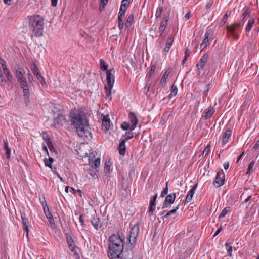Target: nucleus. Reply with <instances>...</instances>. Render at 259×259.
I'll return each instance as SVG.
<instances>
[{
    "label": "nucleus",
    "instance_id": "obj_57",
    "mask_svg": "<svg viewBox=\"0 0 259 259\" xmlns=\"http://www.w3.org/2000/svg\"><path fill=\"white\" fill-rule=\"evenodd\" d=\"M79 222H80V223L81 224V226L83 227H85L84 221V220L83 219L82 215H80V217H79Z\"/></svg>",
    "mask_w": 259,
    "mask_h": 259
},
{
    "label": "nucleus",
    "instance_id": "obj_31",
    "mask_svg": "<svg viewBox=\"0 0 259 259\" xmlns=\"http://www.w3.org/2000/svg\"><path fill=\"white\" fill-rule=\"evenodd\" d=\"M254 23V19L253 18H250L248 21V24L246 27L247 32H249Z\"/></svg>",
    "mask_w": 259,
    "mask_h": 259
},
{
    "label": "nucleus",
    "instance_id": "obj_7",
    "mask_svg": "<svg viewBox=\"0 0 259 259\" xmlns=\"http://www.w3.org/2000/svg\"><path fill=\"white\" fill-rule=\"evenodd\" d=\"M118 249V248L116 246L114 247V249H113L114 252L111 251V249L109 248V251L108 253V255L110 259H121V253L123 250H120L118 251L117 250Z\"/></svg>",
    "mask_w": 259,
    "mask_h": 259
},
{
    "label": "nucleus",
    "instance_id": "obj_6",
    "mask_svg": "<svg viewBox=\"0 0 259 259\" xmlns=\"http://www.w3.org/2000/svg\"><path fill=\"white\" fill-rule=\"evenodd\" d=\"M31 70L33 74L36 76L37 79L39 81L40 83L42 85H46V83L44 77L41 75L40 72L38 68L34 63L32 65V66L31 67Z\"/></svg>",
    "mask_w": 259,
    "mask_h": 259
},
{
    "label": "nucleus",
    "instance_id": "obj_11",
    "mask_svg": "<svg viewBox=\"0 0 259 259\" xmlns=\"http://www.w3.org/2000/svg\"><path fill=\"white\" fill-rule=\"evenodd\" d=\"M0 64L3 68L4 74L6 76L8 81L11 82L12 80V77L11 75L9 70L7 68L5 61L1 57Z\"/></svg>",
    "mask_w": 259,
    "mask_h": 259
},
{
    "label": "nucleus",
    "instance_id": "obj_50",
    "mask_svg": "<svg viewBox=\"0 0 259 259\" xmlns=\"http://www.w3.org/2000/svg\"><path fill=\"white\" fill-rule=\"evenodd\" d=\"M255 164V162L254 161H252L249 165L248 167V171L247 172H249L253 170V168Z\"/></svg>",
    "mask_w": 259,
    "mask_h": 259
},
{
    "label": "nucleus",
    "instance_id": "obj_26",
    "mask_svg": "<svg viewBox=\"0 0 259 259\" xmlns=\"http://www.w3.org/2000/svg\"><path fill=\"white\" fill-rule=\"evenodd\" d=\"M126 146L125 142L124 140H120V144L119 145V152L121 155H124L125 153Z\"/></svg>",
    "mask_w": 259,
    "mask_h": 259
},
{
    "label": "nucleus",
    "instance_id": "obj_19",
    "mask_svg": "<svg viewBox=\"0 0 259 259\" xmlns=\"http://www.w3.org/2000/svg\"><path fill=\"white\" fill-rule=\"evenodd\" d=\"M21 218L23 221V224L24 226V229L25 231V233H26V236L28 237V232L29 231V226H28V221L27 219L25 217V214L24 213H21Z\"/></svg>",
    "mask_w": 259,
    "mask_h": 259
},
{
    "label": "nucleus",
    "instance_id": "obj_13",
    "mask_svg": "<svg viewBox=\"0 0 259 259\" xmlns=\"http://www.w3.org/2000/svg\"><path fill=\"white\" fill-rule=\"evenodd\" d=\"M24 73L25 71L21 68H18L16 70V76L20 84L22 83L23 81H26L24 76Z\"/></svg>",
    "mask_w": 259,
    "mask_h": 259
},
{
    "label": "nucleus",
    "instance_id": "obj_63",
    "mask_svg": "<svg viewBox=\"0 0 259 259\" xmlns=\"http://www.w3.org/2000/svg\"><path fill=\"white\" fill-rule=\"evenodd\" d=\"M155 201H156V200H155L154 199H151V200L150 201L149 205H156Z\"/></svg>",
    "mask_w": 259,
    "mask_h": 259
},
{
    "label": "nucleus",
    "instance_id": "obj_43",
    "mask_svg": "<svg viewBox=\"0 0 259 259\" xmlns=\"http://www.w3.org/2000/svg\"><path fill=\"white\" fill-rule=\"evenodd\" d=\"M162 11H163V8L162 7H159L157 8V11H156V14H155V16L156 17H159L161 14H162Z\"/></svg>",
    "mask_w": 259,
    "mask_h": 259
},
{
    "label": "nucleus",
    "instance_id": "obj_53",
    "mask_svg": "<svg viewBox=\"0 0 259 259\" xmlns=\"http://www.w3.org/2000/svg\"><path fill=\"white\" fill-rule=\"evenodd\" d=\"M210 150V145H208L204 150L203 154L207 155Z\"/></svg>",
    "mask_w": 259,
    "mask_h": 259
},
{
    "label": "nucleus",
    "instance_id": "obj_30",
    "mask_svg": "<svg viewBox=\"0 0 259 259\" xmlns=\"http://www.w3.org/2000/svg\"><path fill=\"white\" fill-rule=\"evenodd\" d=\"M45 165L46 166L49 167L50 168L52 169V164L54 161V159L52 157H49V159L45 158L44 160Z\"/></svg>",
    "mask_w": 259,
    "mask_h": 259
},
{
    "label": "nucleus",
    "instance_id": "obj_40",
    "mask_svg": "<svg viewBox=\"0 0 259 259\" xmlns=\"http://www.w3.org/2000/svg\"><path fill=\"white\" fill-rule=\"evenodd\" d=\"M169 72L168 71H165L164 74H163V76L161 78V79L160 80V83L161 84L164 83L166 82V79L169 75Z\"/></svg>",
    "mask_w": 259,
    "mask_h": 259
},
{
    "label": "nucleus",
    "instance_id": "obj_15",
    "mask_svg": "<svg viewBox=\"0 0 259 259\" xmlns=\"http://www.w3.org/2000/svg\"><path fill=\"white\" fill-rule=\"evenodd\" d=\"M208 55L207 54H205L203 55L199 62L196 65V67L199 70H201L203 68L204 65L208 60Z\"/></svg>",
    "mask_w": 259,
    "mask_h": 259
},
{
    "label": "nucleus",
    "instance_id": "obj_64",
    "mask_svg": "<svg viewBox=\"0 0 259 259\" xmlns=\"http://www.w3.org/2000/svg\"><path fill=\"white\" fill-rule=\"evenodd\" d=\"M58 0H51V4L53 6L55 7L57 4Z\"/></svg>",
    "mask_w": 259,
    "mask_h": 259
},
{
    "label": "nucleus",
    "instance_id": "obj_4",
    "mask_svg": "<svg viewBox=\"0 0 259 259\" xmlns=\"http://www.w3.org/2000/svg\"><path fill=\"white\" fill-rule=\"evenodd\" d=\"M109 244L108 248L111 249V251L114 252L115 246L117 247L118 249V251L123 250V241L118 234H113L109 237Z\"/></svg>",
    "mask_w": 259,
    "mask_h": 259
},
{
    "label": "nucleus",
    "instance_id": "obj_32",
    "mask_svg": "<svg viewBox=\"0 0 259 259\" xmlns=\"http://www.w3.org/2000/svg\"><path fill=\"white\" fill-rule=\"evenodd\" d=\"M4 148L6 150V155L8 158H10L11 154V149L8 147V144L6 141L4 140Z\"/></svg>",
    "mask_w": 259,
    "mask_h": 259
},
{
    "label": "nucleus",
    "instance_id": "obj_10",
    "mask_svg": "<svg viewBox=\"0 0 259 259\" xmlns=\"http://www.w3.org/2000/svg\"><path fill=\"white\" fill-rule=\"evenodd\" d=\"M44 202L46 204L45 200H44ZM44 211L46 216L49 219L51 227L55 228L56 226V224L55 223L53 217L50 213L49 208L46 205L44 207Z\"/></svg>",
    "mask_w": 259,
    "mask_h": 259
},
{
    "label": "nucleus",
    "instance_id": "obj_52",
    "mask_svg": "<svg viewBox=\"0 0 259 259\" xmlns=\"http://www.w3.org/2000/svg\"><path fill=\"white\" fill-rule=\"evenodd\" d=\"M155 67L154 66H152L151 68V69L150 70V72L148 74L149 77H151L152 76V75H153L154 72L155 71Z\"/></svg>",
    "mask_w": 259,
    "mask_h": 259
},
{
    "label": "nucleus",
    "instance_id": "obj_9",
    "mask_svg": "<svg viewBox=\"0 0 259 259\" xmlns=\"http://www.w3.org/2000/svg\"><path fill=\"white\" fill-rule=\"evenodd\" d=\"M225 175L223 172H218L216 178L213 181V184L216 187H219L223 185L224 183Z\"/></svg>",
    "mask_w": 259,
    "mask_h": 259
},
{
    "label": "nucleus",
    "instance_id": "obj_14",
    "mask_svg": "<svg viewBox=\"0 0 259 259\" xmlns=\"http://www.w3.org/2000/svg\"><path fill=\"white\" fill-rule=\"evenodd\" d=\"M244 22H236L232 25H229L227 26V30L229 32L233 34V32L238 29L239 27H241L243 26Z\"/></svg>",
    "mask_w": 259,
    "mask_h": 259
},
{
    "label": "nucleus",
    "instance_id": "obj_29",
    "mask_svg": "<svg viewBox=\"0 0 259 259\" xmlns=\"http://www.w3.org/2000/svg\"><path fill=\"white\" fill-rule=\"evenodd\" d=\"M90 165L93 168H97L100 164V159L98 158L95 160L90 159L89 161Z\"/></svg>",
    "mask_w": 259,
    "mask_h": 259
},
{
    "label": "nucleus",
    "instance_id": "obj_23",
    "mask_svg": "<svg viewBox=\"0 0 259 259\" xmlns=\"http://www.w3.org/2000/svg\"><path fill=\"white\" fill-rule=\"evenodd\" d=\"M210 33L209 31H207L205 34V38H204L202 43L200 45V48L201 50L204 49L209 44V36Z\"/></svg>",
    "mask_w": 259,
    "mask_h": 259
},
{
    "label": "nucleus",
    "instance_id": "obj_17",
    "mask_svg": "<svg viewBox=\"0 0 259 259\" xmlns=\"http://www.w3.org/2000/svg\"><path fill=\"white\" fill-rule=\"evenodd\" d=\"M232 131L230 130H226L223 134L221 138V143L224 145L228 141L229 139L231 137Z\"/></svg>",
    "mask_w": 259,
    "mask_h": 259
},
{
    "label": "nucleus",
    "instance_id": "obj_62",
    "mask_svg": "<svg viewBox=\"0 0 259 259\" xmlns=\"http://www.w3.org/2000/svg\"><path fill=\"white\" fill-rule=\"evenodd\" d=\"M258 147H259V140L256 142V143L254 145V146L253 147V149L255 150H256L258 148Z\"/></svg>",
    "mask_w": 259,
    "mask_h": 259
},
{
    "label": "nucleus",
    "instance_id": "obj_24",
    "mask_svg": "<svg viewBox=\"0 0 259 259\" xmlns=\"http://www.w3.org/2000/svg\"><path fill=\"white\" fill-rule=\"evenodd\" d=\"M102 125L106 131L109 130L110 127V118L108 115L104 116L102 120Z\"/></svg>",
    "mask_w": 259,
    "mask_h": 259
},
{
    "label": "nucleus",
    "instance_id": "obj_39",
    "mask_svg": "<svg viewBox=\"0 0 259 259\" xmlns=\"http://www.w3.org/2000/svg\"><path fill=\"white\" fill-rule=\"evenodd\" d=\"M126 10V9H124V8H123L122 7H120V10H119V12L118 13V18H119V19L122 18L123 16L125 14Z\"/></svg>",
    "mask_w": 259,
    "mask_h": 259
},
{
    "label": "nucleus",
    "instance_id": "obj_21",
    "mask_svg": "<svg viewBox=\"0 0 259 259\" xmlns=\"http://www.w3.org/2000/svg\"><path fill=\"white\" fill-rule=\"evenodd\" d=\"M174 41V39L172 35L168 36L166 41L165 46L164 49V52L168 53L169 52V49L171 46L172 44H173Z\"/></svg>",
    "mask_w": 259,
    "mask_h": 259
},
{
    "label": "nucleus",
    "instance_id": "obj_16",
    "mask_svg": "<svg viewBox=\"0 0 259 259\" xmlns=\"http://www.w3.org/2000/svg\"><path fill=\"white\" fill-rule=\"evenodd\" d=\"M21 88L23 89L24 97L25 99H28L29 96V88L27 81H23L20 83Z\"/></svg>",
    "mask_w": 259,
    "mask_h": 259
},
{
    "label": "nucleus",
    "instance_id": "obj_28",
    "mask_svg": "<svg viewBox=\"0 0 259 259\" xmlns=\"http://www.w3.org/2000/svg\"><path fill=\"white\" fill-rule=\"evenodd\" d=\"M195 187H194L193 188H192L189 192L188 194H187V196H186V199H185V203H189V202H190L194 196V193H195Z\"/></svg>",
    "mask_w": 259,
    "mask_h": 259
},
{
    "label": "nucleus",
    "instance_id": "obj_1",
    "mask_svg": "<svg viewBox=\"0 0 259 259\" xmlns=\"http://www.w3.org/2000/svg\"><path fill=\"white\" fill-rule=\"evenodd\" d=\"M71 124L76 129L78 135L81 137L90 136L89 123L85 113L79 110H74L70 113Z\"/></svg>",
    "mask_w": 259,
    "mask_h": 259
},
{
    "label": "nucleus",
    "instance_id": "obj_5",
    "mask_svg": "<svg viewBox=\"0 0 259 259\" xmlns=\"http://www.w3.org/2000/svg\"><path fill=\"white\" fill-rule=\"evenodd\" d=\"M139 227L137 224L134 225L131 229L129 241L131 244H135L138 235Z\"/></svg>",
    "mask_w": 259,
    "mask_h": 259
},
{
    "label": "nucleus",
    "instance_id": "obj_20",
    "mask_svg": "<svg viewBox=\"0 0 259 259\" xmlns=\"http://www.w3.org/2000/svg\"><path fill=\"white\" fill-rule=\"evenodd\" d=\"M67 243L70 249L74 252L75 254H77V248L75 247L74 242L70 236L67 237Z\"/></svg>",
    "mask_w": 259,
    "mask_h": 259
},
{
    "label": "nucleus",
    "instance_id": "obj_56",
    "mask_svg": "<svg viewBox=\"0 0 259 259\" xmlns=\"http://www.w3.org/2000/svg\"><path fill=\"white\" fill-rule=\"evenodd\" d=\"M249 14V11L248 9H246L245 10L244 12L242 14V18L244 19Z\"/></svg>",
    "mask_w": 259,
    "mask_h": 259
},
{
    "label": "nucleus",
    "instance_id": "obj_49",
    "mask_svg": "<svg viewBox=\"0 0 259 259\" xmlns=\"http://www.w3.org/2000/svg\"><path fill=\"white\" fill-rule=\"evenodd\" d=\"M0 82L3 85L6 83V80L5 79V77L3 75L1 69H0Z\"/></svg>",
    "mask_w": 259,
    "mask_h": 259
},
{
    "label": "nucleus",
    "instance_id": "obj_35",
    "mask_svg": "<svg viewBox=\"0 0 259 259\" xmlns=\"http://www.w3.org/2000/svg\"><path fill=\"white\" fill-rule=\"evenodd\" d=\"M134 15L133 14H131L127 18L126 22L125 23V25L126 27H129L131 25V24L133 21Z\"/></svg>",
    "mask_w": 259,
    "mask_h": 259
},
{
    "label": "nucleus",
    "instance_id": "obj_42",
    "mask_svg": "<svg viewBox=\"0 0 259 259\" xmlns=\"http://www.w3.org/2000/svg\"><path fill=\"white\" fill-rule=\"evenodd\" d=\"M179 205H178L175 209H173L172 210L169 211V212H168L166 215H165V217H168L171 214H175L176 211H177V210L179 209Z\"/></svg>",
    "mask_w": 259,
    "mask_h": 259
},
{
    "label": "nucleus",
    "instance_id": "obj_27",
    "mask_svg": "<svg viewBox=\"0 0 259 259\" xmlns=\"http://www.w3.org/2000/svg\"><path fill=\"white\" fill-rule=\"evenodd\" d=\"M64 120H65L64 117L62 115H58L54 119L53 125L54 126H56L57 125L62 124Z\"/></svg>",
    "mask_w": 259,
    "mask_h": 259
},
{
    "label": "nucleus",
    "instance_id": "obj_59",
    "mask_svg": "<svg viewBox=\"0 0 259 259\" xmlns=\"http://www.w3.org/2000/svg\"><path fill=\"white\" fill-rule=\"evenodd\" d=\"M212 4H213V1H212V0L209 1L206 5V9H209L212 6Z\"/></svg>",
    "mask_w": 259,
    "mask_h": 259
},
{
    "label": "nucleus",
    "instance_id": "obj_44",
    "mask_svg": "<svg viewBox=\"0 0 259 259\" xmlns=\"http://www.w3.org/2000/svg\"><path fill=\"white\" fill-rule=\"evenodd\" d=\"M118 27H119L120 30H121L122 29H123V28L124 27L123 21L122 20V18H120V19L118 18Z\"/></svg>",
    "mask_w": 259,
    "mask_h": 259
},
{
    "label": "nucleus",
    "instance_id": "obj_51",
    "mask_svg": "<svg viewBox=\"0 0 259 259\" xmlns=\"http://www.w3.org/2000/svg\"><path fill=\"white\" fill-rule=\"evenodd\" d=\"M108 2V0H100V9L104 8V6L106 5Z\"/></svg>",
    "mask_w": 259,
    "mask_h": 259
},
{
    "label": "nucleus",
    "instance_id": "obj_18",
    "mask_svg": "<svg viewBox=\"0 0 259 259\" xmlns=\"http://www.w3.org/2000/svg\"><path fill=\"white\" fill-rule=\"evenodd\" d=\"M44 138L46 141L47 144L52 156L56 155L57 154V152L53 147V143L52 141L49 139L48 136H47V138L44 137Z\"/></svg>",
    "mask_w": 259,
    "mask_h": 259
},
{
    "label": "nucleus",
    "instance_id": "obj_60",
    "mask_svg": "<svg viewBox=\"0 0 259 259\" xmlns=\"http://www.w3.org/2000/svg\"><path fill=\"white\" fill-rule=\"evenodd\" d=\"M190 53L191 51L190 50V49H187L185 52V57L188 58L190 56Z\"/></svg>",
    "mask_w": 259,
    "mask_h": 259
},
{
    "label": "nucleus",
    "instance_id": "obj_48",
    "mask_svg": "<svg viewBox=\"0 0 259 259\" xmlns=\"http://www.w3.org/2000/svg\"><path fill=\"white\" fill-rule=\"evenodd\" d=\"M228 210L227 209V208H225L221 212V213L220 214L219 217L220 218H223L225 216V215L227 214V213L228 212Z\"/></svg>",
    "mask_w": 259,
    "mask_h": 259
},
{
    "label": "nucleus",
    "instance_id": "obj_25",
    "mask_svg": "<svg viewBox=\"0 0 259 259\" xmlns=\"http://www.w3.org/2000/svg\"><path fill=\"white\" fill-rule=\"evenodd\" d=\"M91 222L94 228L98 230L100 225L99 218L97 214H94L91 221Z\"/></svg>",
    "mask_w": 259,
    "mask_h": 259
},
{
    "label": "nucleus",
    "instance_id": "obj_36",
    "mask_svg": "<svg viewBox=\"0 0 259 259\" xmlns=\"http://www.w3.org/2000/svg\"><path fill=\"white\" fill-rule=\"evenodd\" d=\"M214 112V110L213 109L211 108L209 109L204 116L205 119L210 118L212 116Z\"/></svg>",
    "mask_w": 259,
    "mask_h": 259
},
{
    "label": "nucleus",
    "instance_id": "obj_33",
    "mask_svg": "<svg viewBox=\"0 0 259 259\" xmlns=\"http://www.w3.org/2000/svg\"><path fill=\"white\" fill-rule=\"evenodd\" d=\"M133 132H126L125 135L123 136L122 138L121 139V140H125V142H126V141L131 139L132 138H133Z\"/></svg>",
    "mask_w": 259,
    "mask_h": 259
},
{
    "label": "nucleus",
    "instance_id": "obj_8",
    "mask_svg": "<svg viewBox=\"0 0 259 259\" xmlns=\"http://www.w3.org/2000/svg\"><path fill=\"white\" fill-rule=\"evenodd\" d=\"M176 199V194L174 193L172 195H168L165 198V201L163 204L162 208H168L174 202Z\"/></svg>",
    "mask_w": 259,
    "mask_h": 259
},
{
    "label": "nucleus",
    "instance_id": "obj_3",
    "mask_svg": "<svg viewBox=\"0 0 259 259\" xmlns=\"http://www.w3.org/2000/svg\"><path fill=\"white\" fill-rule=\"evenodd\" d=\"M115 70L110 69L106 72V80L107 84L105 85L106 98L107 100H111V91L112 90L115 81Z\"/></svg>",
    "mask_w": 259,
    "mask_h": 259
},
{
    "label": "nucleus",
    "instance_id": "obj_46",
    "mask_svg": "<svg viewBox=\"0 0 259 259\" xmlns=\"http://www.w3.org/2000/svg\"><path fill=\"white\" fill-rule=\"evenodd\" d=\"M155 208V205H149V210L148 211L149 216L151 217L153 215V212L154 211Z\"/></svg>",
    "mask_w": 259,
    "mask_h": 259
},
{
    "label": "nucleus",
    "instance_id": "obj_34",
    "mask_svg": "<svg viewBox=\"0 0 259 259\" xmlns=\"http://www.w3.org/2000/svg\"><path fill=\"white\" fill-rule=\"evenodd\" d=\"M100 66L101 69L104 71L107 70L108 67V64L103 59L100 60Z\"/></svg>",
    "mask_w": 259,
    "mask_h": 259
},
{
    "label": "nucleus",
    "instance_id": "obj_12",
    "mask_svg": "<svg viewBox=\"0 0 259 259\" xmlns=\"http://www.w3.org/2000/svg\"><path fill=\"white\" fill-rule=\"evenodd\" d=\"M128 118L130 122L132 123L130 130L133 131L136 128L138 120L135 114L132 112L130 113Z\"/></svg>",
    "mask_w": 259,
    "mask_h": 259
},
{
    "label": "nucleus",
    "instance_id": "obj_41",
    "mask_svg": "<svg viewBox=\"0 0 259 259\" xmlns=\"http://www.w3.org/2000/svg\"><path fill=\"white\" fill-rule=\"evenodd\" d=\"M178 92V89L177 87L174 85H172L171 87V93L170 94V96H175L176 95Z\"/></svg>",
    "mask_w": 259,
    "mask_h": 259
},
{
    "label": "nucleus",
    "instance_id": "obj_54",
    "mask_svg": "<svg viewBox=\"0 0 259 259\" xmlns=\"http://www.w3.org/2000/svg\"><path fill=\"white\" fill-rule=\"evenodd\" d=\"M28 80L29 81L30 83H33V81H34V79H33V77L32 76V75L31 74V73L30 72H28Z\"/></svg>",
    "mask_w": 259,
    "mask_h": 259
},
{
    "label": "nucleus",
    "instance_id": "obj_22",
    "mask_svg": "<svg viewBox=\"0 0 259 259\" xmlns=\"http://www.w3.org/2000/svg\"><path fill=\"white\" fill-rule=\"evenodd\" d=\"M168 19V17H165L162 21L160 23V27L159 28V32L160 33V36H161L163 33V32L164 31L166 26L167 24Z\"/></svg>",
    "mask_w": 259,
    "mask_h": 259
},
{
    "label": "nucleus",
    "instance_id": "obj_38",
    "mask_svg": "<svg viewBox=\"0 0 259 259\" xmlns=\"http://www.w3.org/2000/svg\"><path fill=\"white\" fill-rule=\"evenodd\" d=\"M131 0H122L120 7L127 9L129 6Z\"/></svg>",
    "mask_w": 259,
    "mask_h": 259
},
{
    "label": "nucleus",
    "instance_id": "obj_47",
    "mask_svg": "<svg viewBox=\"0 0 259 259\" xmlns=\"http://www.w3.org/2000/svg\"><path fill=\"white\" fill-rule=\"evenodd\" d=\"M130 124L127 122H124L121 124V128L124 130H127L128 128H130Z\"/></svg>",
    "mask_w": 259,
    "mask_h": 259
},
{
    "label": "nucleus",
    "instance_id": "obj_61",
    "mask_svg": "<svg viewBox=\"0 0 259 259\" xmlns=\"http://www.w3.org/2000/svg\"><path fill=\"white\" fill-rule=\"evenodd\" d=\"M222 230V228L220 227L216 231L215 234L213 235V237L216 236Z\"/></svg>",
    "mask_w": 259,
    "mask_h": 259
},
{
    "label": "nucleus",
    "instance_id": "obj_55",
    "mask_svg": "<svg viewBox=\"0 0 259 259\" xmlns=\"http://www.w3.org/2000/svg\"><path fill=\"white\" fill-rule=\"evenodd\" d=\"M226 246H228V247L227 248V252L230 255H231L232 251V247L231 246H229L228 244L227 243H226Z\"/></svg>",
    "mask_w": 259,
    "mask_h": 259
},
{
    "label": "nucleus",
    "instance_id": "obj_45",
    "mask_svg": "<svg viewBox=\"0 0 259 259\" xmlns=\"http://www.w3.org/2000/svg\"><path fill=\"white\" fill-rule=\"evenodd\" d=\"M168 182L166 183V187L164 189V190L162 191L160 196L161 197H164L165 195H166L168 193V187H167Z\"/></svg>",
    "mask_w": 259,
    "mask_h": 259
},
{
    "label": "nucleus",
    "instance_id": "obj_58",
    "mask_svg": "<svg viewBox=\"0 0 259 259\" xmlns=\"http://www.w3.org/2000/svg\"><path fill=\"white\" fill-rule=\"evenodd\" d=\"M210 86V84H207L206 85V87H205V89L204 91V95H206L208 92V90H209V87Z\"/></svg>",
    "mask_w": 259,
    "mask_h": 259
},
{
    "label": "nucleus",
    "instance_id": "obj_37",
    "mask_svg": "<svg viewBox=\"0 0 259 259\" xmlns=\"http://www.w3.org/2000/svg\"><path fill=\"white\" fill-rule=\"evenodd\" d=\"M110 166L111 164L109 161H106L105 164L104 170L106 174H109L110 172Z\"/></svg>",
    "mask_w": 259,
    "mask_h": 259
},
{
    "label": "nucleus",
    "instance_id": "obj_2",
    "mask_svg": "<svg viewBox=\"0 0 259 259\" xmlns=\"http://www.w3.org/2000/svg\"><path fill=\"white\" fill-rule=\"evenodd\" d=\"M44 20L39 15L31 16L29 20L30 29L33 31L36 36H40L42 35Z\"/></svg>",
    "mask_w": 259,
    "mask_h": 259
}]
</instances>
